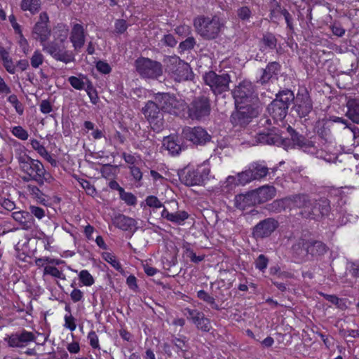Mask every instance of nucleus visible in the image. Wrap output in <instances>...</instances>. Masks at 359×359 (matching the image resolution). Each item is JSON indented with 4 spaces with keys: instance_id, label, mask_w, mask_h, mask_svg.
Returning <instances> with one entry per match:
<instances>
[{
    "instance_id": "obj_1",
    "label": "nucleus",
    "mask_w": 359,
    "mask_h": 359,
    "mask_svg": "<svg viewBox=\"0 0 359 359\" xmlns=\"http://www.w3.org/2000/svg\"><path fill=\"white\" fill-rule=\"evenodd\" d=\"M296 198V208L301 210L302 215L306 218L317 219L330 212V201L326 198L316 200L306 194H297Z\"/></svg>"
},
{
    "instance_id": "obj_2",
    "label": "nucleus",
    "mask_w": 359,
    "mask_h": 359,
    "mask_svg": "<svg viewBox=\"0 0 359 359\" xmlns=\"http://www.w3.org/2000/svg\"><path fill=\"white\" fill-rule=\"evenodd\" d=\"M196 32L203 39L211 40L216 39L224 26L221 19L214 15L212 17L198 16L194 20Z\"/></svg>"
},
{
    "instance_id": "obj_3",
    "label": "nucleus",
    "mask_w": 359,
    "mask_h": 359,
    "mask_svg": "<svg viewBox=\"0 0 359 359\" xmlns=\"http://www.w3.org/2000/svg\"><path fill=\"white\" fill-rule=\"evenodd\" d=\"M18 161L22 170L39 185H43L44 182L50 183L53 180L50 174L46 171L43 165L39 161L23 156L18 158Z\"/></svg>"
},
{
    "instance_id": "obj_4",
    "label": "nucleus",
    "mask_w": 359,
    "mask_h": 359,
    "mask_svg": "<svg viewBox=\"0 0 359 359\" xmlns=\"http://www.w3.org/2000/svg\"><path fill=\"white\" fill-rule=\"evenodd\" d=\"M292 140L294 145L298 147L303 151L315 155L317 158H322L327 162H335L337 158L334 154H330L323 149H318L311 141L306 140L302 135L295 134L292 135Z\"/></svg>"
},
{
    "instance_id": "obj_5",
    "label": "nucleus",
    "mask_w": 359,
    "mask_h": 359,
    "mask_svg": "<svg viewBox=\"0 0 359 359\" xmlns=\"http://www.w3.org/2000/svg\"><path fill=\"white\" fill-rule=\"evenodd\" d=\"M155 100L159 102L163 109L177 116L180 115L186 107L184 101L174 93L158 92L155 95Z\"/></svg>"
},
{
    "instance_id": "obj_6",
    "label": "nucleus",
    "mask_w": 359,
    "mask_h": 359,
    "mask_svg": "<svg viewBox=\"0 0 359 359\" xmlns=\"http://www.w3.org/2000/svg\"><path fill=\"white\" fill-rule=\"evenodd\" d=\"M137 72L143 77L158 79L163 74V65L161 62L147 57H140L135 60Z\"/></svg>"
},
{
    "instance_id": "obj_7",
    "label": "nucleus",
    "mask_w": 359,
    "mask_h": 359,
    "mask_svg": "<svg viewBox=\"0 0 359 359\" xmlns=\"http://www.w3.org/2000/svg\"><path fill=\"white\" fill-rule=\"evenodd\" d=\"M39 335H40V333L38 332H29L22 329L8 335L5 338V341L9 347L24 348L32 342L36 343L37 336Z\"/></svg>"
},
{
    "instance_id": "obj_8",
    "label": "nucleus",
    "mask_w": 359,
    "mask_h": 359,
    "mask_svg": "<svg viewBox=\"0 0 359 359\" xmlns=\"http://www.w3.org/2000/svg\"><path fill=\"white\" fill-rule=\"evenodd\" d=\"M142 113L153 130L158 133L163 129L164 121L163 114L155 102L149 101L145 107L142 108Z\"/></svg>"
},
{
    "instance_id": "obj_9",
    "label": "nucleus",
    "mask_w": 359,
    "mask_h": 359,
    "mask_svg": "<svg viewBox=\"0 0 359 359\" xmlns=\"http://www.w3.org/2000/svg\"><path fill=\"white\" fill-rule=\"evenodd\" d=\"M164 62L167 69L172 72V78L175 81L180 82L187 79L189 66L179 57L169 56L164 60Z\"/></svg>"
},
{
    "instance_id": "obj_10",
    "label": "nucleus",
    "mask_w": 359,
    "mask_h": 359,
    "mask_svg": "<svg viewBox=\"0 0 359 359\" xmlns=\"http://www.w3.org/2000/svg\"><path fill=\"white\" fill-rule=\"evenodd\" d=\"M236 110L231 116V122L233 126H245L259 113V106L250 107L241 106L236 107Z\"/></svg>"
},
{
    "instance_id": "obj_11",
    "label": "nucleus",
    "mask_w": 359,
    "mask_h": 359,
    "mask_svg": "<svg viewBox=\"0 0 359 359\" xmlns=\"http://www.w3.org/2000/svg\"><path fill=\"white\" fill-rule=\"evenodd\" d=\"M41 45L42 46L43 51L50 55L57 60L69 63L72 62L74 59L72 54L65 50V47L55 41L51 42H42Z\"/></svg>"
},
{
    "instance_id": "obj_12",
    "label": "nucleus",
    "mask_w": 359,
    "mask_h": 359,
    "mask_svg": "<svg viewBox=\"0 0 359 359\" xmlns=\"http://www.w3.org/2000/svg\"><path fill=\"white\" fill-rule=\"evenodd\" d=\"M210 113V104L205 97L196 98L189 107V116L192 119L200 120Z\"/></svg>"
},
{
    "instance_id": "obj_13",
    "label": "nucleus",
    "mask_w": 359,
    "mask_h": 359,
    "mask_svg": "<svg viewBox=\"0 0 359 359\" xmlns=\"http://www.w3.org/2000/svg\"><path fill=\"white\" fill-rule=\"evenodd\" d=\"M182 135L185 140L195 144H204L210 140V135L201 127H185Z\"/></svg>"
},
{
    "instance_id": "obj_14",
    "label": "nucleus",
    "mask_w": 359,
    "mask_h": 359,
    "mask_svg": "<svg viewBox=\"0 0 359 359\" xmlns=\"http://www.w3.org/2000/svg\"><path fill=\"white\" fill-rule=\"evenodd\" d=\"M183 314L188 320H191L198 330L203 332H209L210 330L212 327L210 321L205 316L203 312L197 309L185 308L183 310Z\"/></svg>"
},
{
    "instance_id": "obj_15",
    "label": "nucleus",
    "mask_w": 359,
    "mask_h": 359,
    "mask_svg": "<svg viewBox=\"0 0 359 359\" xmlns=\"http://www.w3.org/2000/svg\"><path fill=\"white\" fill-rule=\"evenodd\" d=\"M49 18L46 13H41L39 19L34 25L32 31L35 39L39 40L40 43L48 41L50 36V29L48 25Z\"/></svg>"
},
{
    "instance_id": "obj_16",
    "label": "nucleus",
    "mask_w": 359,
    "mask_h": 359,
    "mask_svg": "<svg viewBox=\"0 0 359 359\" xmlns=\"http://www.w3.org/2000/svg\"><path fill=\"white\" fill-rule=\"evenodd\" d=\"M255 140L250 142L251 145L260 143L269 145H280L283 143V139L278 133V130L273 128L266 132H259L256 134Z\"/></svg>"
},
{
    "instance_id": "obj_17",
    "label": "nucleus",
    "mask_w": 359,
    "mask_h": 359,
    "mask_svg": "<svg viewBox=\"0 0 359 359\" xmlns=\"http://www.w3.org/2000/svg\"><path fill=\"white\" fill-rule=\"evenodd\" d=\"M236 107L259 106V99L255 91H231Z\"/></svg>"
},
{
    "instance_id": "obj_18",
    "label": "nucleus",
    "mask_w": 359,
    "mask_h": 359,
    "mask_svg": "<svg viewBox=\"0 0 359 359\" xmlns=\"http://www.w3.org/2000/svg\"><path fill=\"white\" fill-rule=\"evenodd\" d=\"M278 226V222L273 218H267L259 222L254 228L253 234L256 238L269 236Z\"/></svg>"
},
{
    "instance_id": "obj_19",
    "label": "nucleus",
    "mask_w": 359,
    "mask_h": 359,
    "mask_svg": "<svg viewBox=\"0 0 359 359\" xmlns=\"http://www.w3.org/2000/svg\"><path fill=\"white\" fill-rule=\"evenodd\" d=\"M205 83L212 89L228 88L230 76L228 74H217L214 72H209L203 76Z\"/></svg>"
},
{
    "instance_id": "obj_20",
    "label": "nucleus",
    "mask_w": 359,
    "mask_h": 359,
    "mask_svg": "<svg viewBox=\"0 0 359 359\" xmlns=\"http://www.w3.org/2000/svg\"><path fill=\"white\" fill-rule=\"evenodd\" d=\"M85 32L80 24H74L72 28L69 39L74 50L79 52L85 43Z\"/></svg>"
},
{
    "instance_id": "obj_21",
    "label": "nucleus",
    "mask_w": 359,
    "mask_h": 359,
    "mask_svg": "<svg viewBox=\"0 0 359 359\" xmlns=\"http://www.w3.org/2000/svg\"><path fill=\"white\" fill-rule=\"evenodd\" d=\"M294 104L298 107L299 111L303 115L307 114L312 109V102L309 91H298L294 96Z\"/></svg>"
},
{
    "instance_id": "obj_22",
    "label": "nucleus",
    "mask_w": 359,
    "mask_h": 359,
    "mask_svg": "<svg viewBox=\"0 0 359 359\" xmlns=\"http://www.w3.org/2000/svg\"><path fill=\"white\" fill-rule=\"evenodd\" d=\"M257 204L263 203L273 198L276 189L272 186H263L252 191Z\"/></svg>"
},
{
    "instance_id": "obj_23",
    "label": "nucleus",
    "mask_w": 359,
    "mask_h": 359,
    "mask_svg": "<svg viewBox=\"0 0 359 359\" xmlns=\"http://www.w3.org/2000/svg\"><path fill=\"white\" fill-rule=\"evenodd\" d=\"M292 252L296 258L304 260L309 255L308 241L299 238L292 246Z\"/></svg>"
},
{
    "instance_id": "obj_24",
    "label": "nucleus",
    "mask_w": 359,
    "mask_h": 359,
    "mask_svg": "<svg viewBox=\"0 0 359 359\" xmlns=\"http://www.w3.org/2000/svg\"><path fill=\"white\" fill-rule=\"evenodd\" d=\"M346 116L353 123L359 124V99L348 97L346 101Z\"/></svg>"
},
{
    "instance_id": "obj_25",
    "label": "nucleus",
    "mask_w": 359,
    "mask_h": 359,
    "mask_svg": "<svg viewBox=\"0 0 359 359\" xmlns=\"http://www.w3.org/2000/svg\"><path fill=\"white\" fill-rule=\"evenodd\" d=\"M161 217L175 224L182 225L188 219L189 214L186 211H178L171 213L165 208H163L161 212Z\"/></svg>"
},
{
    "instance_id": "obj_26",
    "label": "nucleus",
    "mask_w": 359,
    "mask_h": 359,
    "mask_svg": "<svg viewBox=\"0 0 359 359\" xmlns=\"http://www.w3.org/2000/svg\"><path fill=\"white\" fill-rule=\"evenodd\" d=\"M255 204L257 203L252 191L245 194H239L235 198V205L240 210H245Z\"/></svg>"
},
{
    "instance_id": "obj_27",
    "label": "nucleus",
    "mask_w": 359,
    "mask_h": 359,
    "mask_svg": "<svg viewBox=\"0 0 359 359\" xmlns=\"http://www.w3.org/2000/svg\"><path fill=\"white\" fill-rule=\"evenodd\" d=\"M113 222L117 228L123 231L132 230L137 224L134 219L121 214L115 216Z\"/></svg>"
},
{
    "instance_id": "obj_28",
    "label": "nucleus",
    "mask_w": 359,
    "mask_h": 359,
    "mask_svg": "<svg viewBox=\"0 0 359 359\" xmlns=\"http://www.w3.org/2000/svg\"><path fill=\"white\" fill-rule=\"evenodd\" d=\"M287 107L285 104L280 102L278 100H274L269 107V111L273 118L276 120H283L287 111Z\"/></svg>"
},
{
    "instance_id": "obj_29",
    "label": "nucleus",
    "mask_w": 359,
    "mask_h": 359,
    "mask_svg": "<svg viewBox=\"0 0 359 359\" xmlns=\"http://www.w3.org/2000/svg\"><path fill=\"white\" fill-rule=\"evenodd\" d=\"M297 195L291 196L284 198L274 201L271 204V208L276 212H281L286 208H296Z\"/></svg>"
},
{
    "instance_id": "obj_30",
    "label": "nucleus",
    "mask_w": 359,
    "mask_h": 359,
    "mask_svg": "<svg viewBox=\"0 0 359 359\" xmlns=\"http://www.w3.org/2000/svg\"><path fill=\"white\" fill-rule=\"evenodd\" d=\"M12 217L16 222H19L24 229H29L32 224V218L27 211L20 210L13 212Z\"/></svg>"
},
{
    "instance_id": "obj_31",
    "label": "nucleus",
    "mask_w": 359,
    "mask_h": 359,
    "mask_svg": "<svg viewBox=\"0 0 359 359\" xmlns=\"http://www.w3.org/2000/svg\"><path fill=\"white\" fill-rule=\"evenodd\" d=\"M280 65L276 62L269 63L266 69H264L262 76L260 79L262 83H267L274 75H276L280 71Z\"/></svg>"
},
{
    "instance_id": "obj_32",
    "label": "nucleus",
    "mask_w": 359,
    "mask_h": 359,
    "mask_svg": "<svg viewBox=\"0 0 359 359\" xmlns=\"http://www.w3.org/2000/svg\"><path fill=\"white\" fill-rule=\"evenodd\" d=\"M182 181L187 186H194L202 184V178L196 169L189 170L182 177Z\"/></svg>"
},
{
    "instance_id": "obj_33",
    "label": "nucleus",
    "mask_w": 359,
    "mask_h": 359,
    "mask_svg": "<svg viewBox=\"0 0 359 359\" xmlns=\"http://www.w3.org/2000/svg\"><path fill=\"white\" fill-rule=\"evenodd\" d=\"M250 170L252 172L254 180H260L266 177L269 172L268 168L258 162L252 163L249 165Z\"/></svg>"
},
{
    "instance_id": "obj_34",
    "label": "nucleus",
    "mask_w": 359,
    "mask_h": 359,
    "mask_svg": "<svg viewBox=\"0 0 359 359\" xmlns=\"http://www.w3.org/2000/svg\"><path fill=\"white\" fill-rule=\"evenodd\" d=\"M309 255L318 256L326 252V246L321 241H308Z\"/></svg>"
},
{
    "instance_id": "obj_35",
    "label": "nucleus",
    "mask_w": 359,
    "mask_h": 359,
    "mask_svg": "<svg viewBox=\"0 0 359 359\" xmlns=\"http://www.w3.org/2000/svg\"><path fill=\"white\" fill-rule=\"evenodd\" d=\"M163 147L172 155L178 154L181 151V146L176 142L173 137H165L163 142Z\"/></svg>"
},
{
    "instance_id": "obj_36",
    "label": "nucleus",
    "mask_w": 359,
    "mask_h": 359,
    "mask_svg": "<svg viewBox=\"0 0 359 359\" xmlns=\"http://www.w3.org/2000/svg\"><path fill=\"white\" fill-rule=\"evenodd\" d=\"M40 7V0H22L21 2V8L23 11H29L32 14L38 12Z\"/></svg>"
},
{
    "instance_id": "obj_37",
    "label": "nucleus",
    "mask_w": 359,
    "mask_h": 359,
    "mask_svg": "<svg viewBox=\"0 0 359 359\" xmlns=\"http://www.w3.org/2000/svg\"><path fill=\"white\" fill-rule=\"evenodd\" d=\"M238 18L243 22H249L253 15V10L248 6L239 7L236 11Z\"/></svg>"
},
{
    "instance_id": "obj_38",
    "label": "nucleus",
    "mask_w": 359,
    "mask_h": 359,
    "mask_svg": "<svg viewBox=\"0 0 359 359\" xmlns=\"http://www.w3.org/2000/svg\"><path fill=\"white\" fill-rule=\"evenodd\" d=\"M27 191L32 196V197L36 199L39 203L45 204L46 201L43 196V194L41 191L34 185H27Z\"/></svg>"
},
{
    "instance_id": "obj_39",
    "label": "nucleus",
    "mask_w": 359,
    "mask_h": 359,
    "mask_svg": "<svg viewBox=\"0 0 359 359\" xmlns=\"http://www.w3.org/2000/svg\"><path fill=\"white\" fill-rule=\"evenodd\" d=\"M275 100H278L280 102L285 104V105L288 107L290 102H294V95L293 91H278V93L276 94V98Z\"/></svg>"
},
{
    "instance_id": "obj_40",
    "label": "nucleus",
    "mask_w": 359,
    "mask_h": 359,
    "mask_svg": "<svg viewBox=\"0 0 359 359\" xmlns=\"http://www.w3.org/2000/svg\"><path fill=\"white\" fill-rule=\"evenodd\" d=\"M238 177V184H241V186H244L246 184L250 183V182L253 181L254 179L252 177V172L251 170L248 168V169L242 171L241 172H238L237 174Z\"/></svg>"
},
{
    "instance_id": "obj_41",
    "label": "nucleus",
    "mask_w": 359,
    "mask_h": 359,
    "mask_svg": "<svg viewBox=\"0 0 359 359\" xmlns=\"http://www.w3.org/2000/svg\"><path fill=\"white\" fill-rule=\"evenodd\" d=\"M197 297L200 299L210 304L212 309L219 310V306H218L217 304L216 303L215 298L213 297L210 296L205 290H201L198 291Z\"/></svg>"
},
{
    "instance_id": "obj_42",
    "label": "nucleus",
    "mask_w": 359,
    "mask_h": 359,
    "mask_svg": "<svg viewBox=\"0 0 359 359\" xmlns=\"http://www.w3.org/2000/svg\"><path fill=\"white\" fill-rule=\"evenodd\" d=\"M43 275H50L59 279H65V276L62 271H60L55 266H46L43 269Z\"/></svg>"
},
{
    "instance_id": "obj_43",
    "label": "nucleus",
    "mask_w": 359,
    "mask_h": 359,
    "mask_svg": "<svg viewBox=\"0 0 359 359\" xmlns=\"http://www.w3.org/2000/svg\"><path fill=\"white\" fill-rule=\"evenodd\" d=\"M103 259L109 264H110L115 269L118 271H122V267L119 262L116 259V257L109 252H105L102 255Z\"/></svg>"
},
{
    "instance_id": "obj_44",
    "label": "nucleus",
    "mask_w": 359,
    "mask_h": 359,
    "mask_svg": "<svg viewBox=\"0 0 359 359\" xmlns=\"http://www.w3.org/2000/svg\"><path fill=\"white\" fill-rule=\"evenodd\" d=\"M79 278L85 286H91L95 283L93 277L87 270L81 271Z\"/></svg>"
},
{
    "instance_id": "obj_45",
    "label": "nucleus",
    "mask_w": 359,
    "mask_h": 359,
    "mask_svg": "<svg viewBox=\"0 0 359 359\" xmlns=\"http://www.w3.org/2000/svg\"><path fill=\"white\" fill-rule=\"evenodd\" d=\"M29 212L32 217L34 216L38 219H41L46 216L45 209L33 205H29Z\"/></svg>"
},
{
    "instance_id": "obj_46",
    "label": "nucleus",
    "mask_w": 359,
    "mask_h": 359,
    "mask_svg": "<svg viewBox=\"0 0 359 359\" xmlns=\"http://www.w3.org/2000/svg\"><path fill=\"white\" fill-rule=\"evenodd\" d=\"M264 44L271 49H273L276 47L277 39L276 36L271 33H267L264 35L262 38Z\"/></svg>"
},
{
    "instance_id": "obj_47",
    "label": "nucleus",
    "mask_w": 359,
    "mask_h": 359,
    "mask_svg": "<svg viewBox=\"0 0 359 359\" xmlns=\"http://www.w3.org/2000/svg\"><path fill=\"white\" fill-rule=\"evenodd\" d=\"M79 183L82 187V188L86 190L87 194L93 196L96 194L95 188L90 184L89 181L84 179H79Z\"/></svg>"
},
{
    "instance_id": "obj_48",
    "label": "nucleus",
    "mask_w": 359,
    "mask_h": 359,
    "mask_svg": "<svg viewBox=\"0 0 359 359\" xmlns=\"http://www.w3.org/2000/svg\"><path fill=\"white\" fill-rule=\"evenodd\" d=\"M195 44V39L193 36H189L180 43L179 48L182 51H186L192 49L194 47Z\"/></svg>"
},
{
    "instance_id": "obj_49",
    "label": "nucleus",
    "mask_w": 359,
    "mask_h": 359,
    "mask_svg": "<svg viewBox=\"0 0 359 359\" xmlns=\"http://www.w3.org/2000/svg\"><path fill=\"white\" fill-rule=\"evenodd\" d=\"M31 145L32 148L36 150L41 156H48L49 153L46 150V149L40 144V142L36 140H32L31 141Z\"/></svg>"
},
{
    "instance_id": "obj_50",
    "label": "nucleus",
    "mask_w": 359,
    "mask_h": 359,
    "mask_svg": "<svg viewBox=\"0 0 359 359\" xmlns=\"http://www.w3.org/2000/svg\"><path fill=\"white\" fill-rule=\"evenodd\" d=\"M8 100L13 104L18 114L22 115L23 114L24 107L15 95H10Z\"/></svg>"
},
{
    "instance_id": "obj_51",
    "label": "nucleus",
    "mask_w": 359,
    "mask_h": 359,
    "mask_svg": "<svg viewBox=\"0 0 359 359\" xmlns=\"http://www.w3.org/2000/svg\"><path fill=\"white\" fill-rule=\"evenodd\" d=\"M12 133L14 136L22 140H26L28 138L27 132L21 126H15L12 129Z\"/></svg>"
},
{
    "instance_id": "obj_52",
    "label": "nucleus",
    "mask_w": 359,
    "mask_h": 359,
    "mask_svg": "<svg viewBox=\"0 0 359 359\" xmlns=\"http://www.w3.org/2000/svg\"><path fill=\"white\" fill-rule=\"evenodd\" d=\"M120 197L129 205H134L137 203L136 197L131 193L123 191V192L121 193Z\"/></svg>"
},
{
    "instance_id": "obj_53",
    "label": "nucleus",
    "mask_w": 359,
    "mask_h": 359,
    "mask_svg": "<svg viewBox=\"0 0 359 359\" xmlns=\"http://www.w3.org/2000/svg\"><path fill=\"white\" fill-rule=\"evenodd\" d=\"M43 61V56L39 51H35L31 58V65L33 67H39Z\"/></svg>"
},
{
    "instance_id": "obj_54",
    "label": "nucleus",
    "mask_w": 359,
    "mask_h": 359,
    "mask_svg": "<svg viewBox=\"0 0 359 359\" xmlns=\"http://www.w3.org/2000/svg\"><path fill=\"white\" fill-rule=\"evenodd\" d=\"M268 259L264 255H260L255 261V266L260 271H264L268 265Z\"/></svg>"
},
{
    "instance_id": "obj_55",
    "label": "nucleus",
    "mask_w": 359,
    "mask_h": 359,
    "mask_svg": "<svg viewBox=\"0 0 359 359\" xmlns=\"http://www.w3.org/2000/svg\"><path fill=\"white\" fill-rule=\"evenodd\" d=\"M145 201L147 205L149 207L158 208L163 206V203L158 200V198L154 196H147Z\"/></svg>"
},
{
    "instance_id": "obj_56",
    "label": "nucleus",
    "mask_w": 359,
    "mask_h": 359,
    "mask_svg": "<svg viewBox=\"0 0 359 359\" xmlns=\"http://www.w3.org/2000/svg\"><path fill=\"white\" fill-rule=\"evenodd\" d=\"M69 81L72 86L77 90H81L84 88V81L83 79H80L76 76H70Z\"/></svg>"
},
{
    "instance_id": "obj_57",
    "label": "nucleus",
    "mask_w": 359,
    "mask_h": 359,
    "mask_svg": "<svg viewBox=\"0 0 359 359\" xmlns=\"http://www.w3.org/2000/svg\"><path fill=\"white\" fill-rule=\"evenodd\" d=\"M88 339L93 348L100 349L99 339L95 332L91 331L88 334Z\"/></svg>"
},
{
    "instance_id": "obj_58",
    "label": "nucleus",
    "mask_w": 359,
    "mask_h": 359,
    "mask_svg": "<svg viewBox=\"0 0 359 359\" xmlns=\"http://www.w3.org/2000/svg\"><path fill=\"white\" fill-rule=\"evenodd\" d=\"M175 31L176 34L182 36H189L191 32V27L185 25L177 27Z\"/></svg>"
},
{
    "instance_id": "obj_59",
    "label": "nucleus",
    "mask_w": 359,
    "mask_h": 359,
    "mask_svg": "<svg viewBox=\"0 0 359 359\" xmlns=\"http://www.w3.org/2000/svg\"><path fill=\"white\" fill-rule=\"evenodd\" d=\"M96 68L100 72L105 74L111 71L110 65L104 61H98L96 64Z\"/></svg>"
},
{
    "instance_id": "obj_60",
    "label": "nucleus",
    "mask_w": 359,
    "mask_h": 359,
    "mask_svg": "<svg viewBox=\"0 0 359 359\" xmlns=\"http://www.w3.org/2000/svg\"><path fill=\"white\" fill-rule=\"evenodd\" d=\"M161 41L165 46H168L170 47H174L177 43V41L175 39L174 36L170 34L164 35L163 38L161 39Z\"/></svg>"
},
{
    "instance_id": "obj_61",
    "label": "nucleus",
    "mask_w": 359,
    "mask_h": 359,
    "mask_svg": "<svg viewBox=\"0 0 359 359\" xmlns=\"http://www.w3.org/2000/svg\"><path fill=\"white\" fill-rule=\"evenodd\" d=\"M127 27V23L124 20H118L115 22V32L118 34L123 33Z\"/></svg>"
},
{
    "instance_id": "obj_62",
    "label": "nucleus",
    "mask_w": 359,
    "mask_h": 359,
    "mask_svg": "<svg viewBox=\"0 0 359 359\" xmlns=\"http://www.w3.org/2000/svg\"><path fill=\"white\" fill-rule=\"evenodd\" d=\"M65 327L68 328L71 331L75 330L76 325L74 322V318L72 316L66 315L65 316Z\"/></svg>"
},
{
    "instance_id": "obj_63",
    "label": "nucleus",
    "mask_w": 359,
    "mask_h": 359,
    "mask_svg": "<svg viewBox=\"0 0 359 359\" xmlns=\"http://www.w3.org/2000/svg\"><path fill=\"white\" fill-rule=\"evenodd\" d=\"M130 173L135 181H140L142 178V172L136 165L130 166Z\"/></svg>"
},
{
    "instance_id": "obj_64",
    "label": "nucleus",
    "mask_w": 359,
    "mask_h": 359,
    "mask_svg": "<svg viewBox=\"0 0 359 359\" xmlns=\"http://www.w3.org/2000/svg\"><path fill=\"white\" fill-rule=\"evenodd\" d=\"M226 187L229 189H233L236 186H240L238 184V177L236 176H229L225 181Z\"/></svg>"
}]
</instances>
